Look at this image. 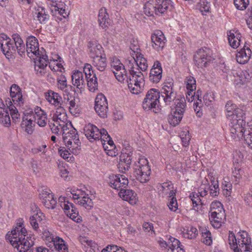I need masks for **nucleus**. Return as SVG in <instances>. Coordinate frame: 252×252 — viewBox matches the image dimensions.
Segmentation results:
<instances>
[{"label":"nucleus","instance_id":"c756f323","mask_svg":"<svg viewBox=\"0 0 252 252\" xmlns=\"http://www.w3.org/2000/svg\"><path fill=\"white\" fill-rule=\"evenodd\" d=\"M57 87L63 92L64 99L69 100V92L72 90V87L67 84L66 79L64 76L61 75L57 79Z\"/></svg>","mask_w":252,"mask_h":252},{"label":"nucleus","instance_id":"49530a36","mask_svg":"<svg viewBox=\"0 0 252 252\" xmlns=\"http://www.w3.org/2000/svg\"><path fill=\"white\" fill-rule=\"evenodd\" d=\"M247 127L245 129V133L243 137L245 143L250 148H252V121L248 122Z\"/></svg>","mask_w":252,"mask_h":252},{"label":"nucleus","instance_id":"a18cd8bd","mask_svg":"<svg viewBox=\"0 0 252 252\" xmlns=\"http://www.w3.org/2000/svg\"><path fill=\"white\" fill-rule=\"evenodd\" d=\"M60 59L59 55H56V58H53V60H51V61H49V66L53 71L62 72V70H64Z\"/></svg>","mask_w":252,"mask_h":252},{"label":"nucleus","instance_id":"f704fd0d","mask_svg":"<svg viewBox=\"0 0 252 252\" xmlns=\"http://www.w3.org/2000/svg\"><path fill=\"white\" fill-rule=\"evenodd\" d=\"M119 195L124 200L128 202L131 204H135L137 200L136 193L130 189H121L119 192Z\"/></svg>","mask_w":252,"mask_h":252},{"label":"nucleus","instance_id":"a211bd4d","mask_svg":"<svg viewBox=\"0 0 252 252\" xmlns=\"http://www.w3.org/2000/svg\"><path fill=\"white\" fill-rule=\"evenodd\" d=\"M26 47L27 55L30 58L34 59V57H38L40 55L38 42L34 36L27 38Z\"/></svg>","mask_w":252,"mask_h":252},{"label":"nucleus","instance_id":"bb28decb","mask_svg":"<svg viewBox=\"0 0 252 252\" xmlns=\"http://www.w3.org/2000/svg\"><path fill=\"white\" fill-rule=\"evenodd\" d=\"M72 84L80 90H83L85 86L86 78L83 72L75 71L72 75Z\"/></svg>","mask_w":252,"mask_h":252},{"label":"nucleus","instance_id":"09e8293b","mask_svg":"<svg viewBox=\"0 0 252 252\" xmlns=\"http://www.w3.org/2000/svg\"><path fill=\"white\" fill-rule=\"evenodd\" d=\"M55 241L53 244L56 249L59 252H68V248L64 241L59 237H55Z\"/></svg>","mask_w":252,"mask_h":252},{"label":"nucleus","instance_id":"e433bc0d","mask_svg":"<svg viewBox=\"0 0 252 252\" xmlns=\"http://www.w3.org/2000/svg\"><path fill=\"white\" fill-rule=\"evenodd\" d=\"M35 9V11L33 14L34 19L40 24L46 23L49 19V15L47 13L45 9L41 6H38Z\"/></svg>","mask_w":252,"mask_h":252},{"label":"nucleus","instance_id":"79ce46f5","mask_svg":"<svg viewBox=\"0 0 252 252\" xmlns=\"http://www.w3.org/2000/svg\"><path fill=\"white\" fill-rule=\"evenodd\" d=\"M92 61V64L97 70L100 71H103L105 70L107 64L106 58L105 55L95 57L93 59Z\"/></svg>","mask_w":252,"mask_h":252},{"label":"nucleus","instance_id":"338daca9","mask_svg":"<svg viewBox=\"0 0 252 252\" xmlns=\"http://www.w3.org/2000/svg\"><path fill=\"white\" fill-rule=\"evenodd\" d=\"M9 110L10 112V115L12 118V119L16 122V121L19 119L20 114L18 112V111L16 107L13 104H11L9 106Z\"/></svg>","mask_w":252,"mask_h":252},{"label":"nucleus","instance_id":"58836bf2","mask_svg":"<svg viewBox=\"0 0 252 252\" xmlns=\"http://www.w3.org/2000/svg\"><path fill=\"white\" fill-rule=\"evenodd\" d=\"M227 35L229 45L232 48L236 49L240 45L241 35L239 32L231 31L227 32Z\"/></svg>","mask_w":252,"mask_h":252},{"label":"nucleus","instance_id":"603ef678","mask_svg":"<svg viewBox=\"0 0 252 252\" xmlns=\"http://www.w3.org/2000/svg\"><path fill=\"white\" fill-rule=\"evenodd\" d=\"M211 185L209 186V194L212 197L218 196L220 192L219 186L218 181L215 179L211 180Z\"/></svg>","mask_w":252,"mask_h":252},{"label":"nucleus","instance_id":"6ab92c4d","mask_svg":"<svg viewBox=\"0 0 252 252\" xmlns=\"http://www.w3.org/2000/svg\"><path fill=\"white\" fill-rule=\"evenodd\" d=\"M194 91H188L187 93L186 98L189 102H192L194 100H196V102L194 103V110L196 112L197 115L200 117L202 116V112H200L201 107V99L200 93L199 91H197L196 93L194 92Z\"/></svg>","mask_w":252,"mask_h":252},{"label":"nucleus","instance_id":"f3484780","mask_svg":"<svg viewBox=\"0 0 252 252\" xmlns=\"http://www.w3.org/2000/svg\"><path fill=\"white\" fill-rule=\"evenodd\" d=\"M34 118L33 111L30 110L25 111L21 126L28 134H31L33 132V127L34 126Z\"/></svg>","mask_w":252,"mask_h":252},{"label":"nucleus","instance_id":"9b49d317","mask_svg":"<svg viewBox=\"0 0 252 252\" xmlns=\"http://www.w3.org/2000/svg\"><path fill=\"white\" fill-rule=\"evenodd\" d=\"M215 60L212 51L207 48L203 47L198 50L194 56V61L198 67L206 66L211 61Z\"/></svg>","mask_w":252,"mask_h":252},{"label":"nucleus","instance_id":"5701e85b","mask_svg":"<svg viewBox=\"0 0 252 252\" xmlns=\"http://www.w3.org/2000/svg\"><path fill=\"white\" fill-rule=\"evenodd\" d=\"M225 110L226 117L228 120L234 117H237L238 116L242 117L243 114H245L244 111L241 108H237L236 105L231 101H228L226 103Z\"/></svg>","mask_w":252,"mask_h":252},{"label":"nucleus","instance_id":"774afa93","mask_svg":"<svg viewBox=\"0 0 252 252\" xmlns=\"http://www.w3.org/2000/svg\"><path fill=\"white\" fill-rule=\"evenodd\" d=\"M169 198L168 203L169 209L172 211L175 212L178 209V207L176 198L175 196H172Z\"/></svg>","mask_w":252,"mask_h":252},{"label":"nucleus","instance_id":"6e6d98bb","mask_svg":"<svg viewBox=\"0 0 252 252\" xmlns=\"http://www.w3.org/2000/svg\"><path fill=\"white\" fill-rule=\"evenodd\" d=\"M52 119L54 122V124L59 125L60 126L63 128V131L69 129L68 128H67V124H65V121L67 120V116H60L59 117L55 119L54 118H52Z\"/></svg>","mask_w":252,"mask_h":252},{"label":"nucleus","instance_id":"f8f14e48","mask_svg":"<svg viewBox=\"0 0 252 252\" xmlns=\"http://www.w3.org/2000/svg\"><path fill=\"white\" fill-rule=\"evenodd\" d=\"M61 207L67 217L76 222L82 221L81 217L79 216L78 211L73 203L66 200L64 197L59 198Z\"/></svg>","mask_w":252,"mask_h":252},{"label":"nucleus","instance_id":"4c0bfd02","mask_svg":"<svg viewBox=\"0 0 252 252\" xmlns=\"http://www.w3.org/2000/svg\"><path fill=\"white\" fill-rule=\"evenodd\" d=\"M13 39L14 49L11 50V53L17 50L18 54L21 56H23V55H25V44L23 40L18 34H14L13 35Z\"/></svg>","mask_w":252,"mask_h":252},{"label":"nucleus","instance_id":"6e6552de","mask_svg":"<svg viewBox=\"0 0 252 252\" xmlns=\"http://www.w3.org/2000/svg\"><path fill=\"white\" fill-rule=\"evenodd\" d=\"M245 114H243L242 117L237 116L229 119L230 123V131L232 138L234 139L242 138L246 128H247V125H246L245 121Z\"/></svg>","mask_w":252,"mask_h":252},{"label":"nucleus","instance_id":"423d86ee","mask_svg":"<svg viewBox=\"0 0 252 252\" xmlns=\"http://www.w3.org/2000/svg\"><path fill=\"white\" fill-rule=\"evenodd\" d=\"M147 158H141L134 166V174L137 180L142 183L149 181L151 170Z\"/></svg>","mask_w":252,"mask_h":252},{"label":"nucleus","instance_id":"bf43d9fd","mask_svg":"<svg viewBox=\"0 0 252 252\" xmlns=\"http://www.w3.org/2000/svg\"><path fill=\"white\" fill-rule=\"evenodd\" d=\"M233 75L236 78L235 81L237 84H243L246 81V78L245 76L244 72L241 69L234 71Z\"/></svg>","mask_w":252,"mask_h":252},{"label":"nucleus","instance_id":"f257e3e1","mask_svg":"<svg viewBox=\"0 0 252 252\" xmlns=\"http://www.w3.org/2000/svg\"><path fill=\"white\" fill-rule=\"evenodd\" d=\"M112 70L117 80L121 83H126L130 91L133 94H139L143 89L144 78L141 71H135L128 64L129 76L120 60L116 57L110 59Z\"/></svg>","mask_w":252,"mask_h":252},{"label":"nucleus","instance_id":"69168bd1","mask_svg":"<svg viewBox=\"0 0 252 252\" xmlns=\"http://www.w3.org/2000/svg\"><path fill=\"white\" fill-rule=\"evenodd\" d=\"M234 4L237 9L243 10L248 5L249 0H234Z\"/></svg>","mask_w":252,"mask_h":252},{"label":"nucleus","instance_id":"393cba45","mask_svg":"<svg viewBox=\"0 0 252 252\" xmlns=\"http://www.w3.org/2000/svg\"><path fill=\"white\" fill-rule=\"evenodd\" d=\"M33 117L34 123H36L41 127L45 126L47 122V116L45 111L39 107L36 106L34 110Z\"/></svg>","mask_w":252,"mask_h":252},{"label":"nucleus","instance_id":"c03bdc74","mask_svg":"<svg viewBox=\"0 0 252 252\" xmlns=\"http://www.w3.org/2000/svg\"><path fill=\"white\" fill-rule=\"evenodd\" d=\"M169 249L172 252H185L183 247L180 242L177 239L170 236L169 238Z\"/></svg>","mask_w":252,"mask_h":252},{"label":"nucleus","instance_id":"a19ab883","mask_svg":"<svg viewBox=\"0 0 252 252\" xmlns=\"http://www.w3.org/2000/svg\"><path fill=\"white\" fill-rule=\"evenodd\" d=\"M74 136H78L77 130L71 127L69 130H65L63 131V140L66 147L72 144L73 143Z\"/></svg>","mask_w":252,"mask_h":252},{"label":"nucleus","instance_id":"cd10ccee","mask_svg":"<svg viewBox=\"0 0 252 252\" xmlns=\"http://www.w3.org/2000/svg\"><path fill=\"white\" fill-rule=\"evenodd\" d=\"M226 219L225 213H211L209 216V220L212 225L216 228H220Z\"/></svg>","mask_w":252,"mask_h":252},{"label":"nucleus","instance_id":"c9c22d12","mask_svg":"<svg viewBox=\"0 0 252 252\" xmlns=\"http://www.w3.org/2000/svg\"><path fill=\"white\" fill-rule=\"evenodd\" d=\"M158 14L167 13L172 10L173 6L171 0H155Z\"/></svg>","mask_w":252,"mask_h":252},{"label":"nucleus","instance_id":"20e7f679","mask_svg":"<svg viewBox=\"0 0 252 252\" xmlns=\"http://www.w3.org/2000/svg\"><path fill=\"white\" fill-rule=\"evenodd\" d=\"M160 96L165 105H171V107L176 106L177 101L185 100L184 97H177V92L174 88V80L172 78H168L164 82Z\"/></svg>","mask_w":252,"mask_h":252},{"label":"nucleus","instance_id":"f03ea898","mask_svg":"<svg viewBox=\"0 0 252 252\" xmlns=\"http://www.w3.org/2000/svg\"><path fill=\"white\" fill-rule=\"evenodd\" d=\"M23 225L22 220H19L16 226L11 230L9 234L6 235L7 239L12 246L19 252H33V250L31 248L33 245V242L31 239L25 238L27 232Z\"/></svg>","mask_w":252,"mask_h":252},{"label":"nucleus","instance_id":"864d4df0","mask_svg":"<svg viewBox=\"0 0 252 252\" xmlns=\"http://www.w3.org/2000/svg\"><path fill=\"white\" fill-rule=\"evenodd\" d=\"M200 231L202 234L203 242L207 245H211L212 243V239L210 231L205 227L201 228Z\"/></svg>","mask_w":252,"mask_h":252},{"label":"nucleus","instance_id":"ddd939ff","mask_svg":"<svg viewBox=\"0 0 252 252\" xmlns=\"http://www.w3.org/2000/svg\"><path fill=\"white\" fill-rule=\"evenodd\" d=\"M94 109L101 118H106L108 110V103L106 97L102 94L97 95L95 99Z\"/></svg>","mask_w":252,"mask_h":252},{"label":"nucleus","instance_id":"0e129e2a","mask_svg":"<svg viewBox=\"0 0 252 252\" xmlns=\"http://www.w3.org/2000/svg\"><path fill=\"white\" fill-rule=\"evenodd\" d=\"M131 162V161L130 157H127V158L124 159L123 161L122 159V157H121V162L119 164L120 170L122 172L127 171L130 167Z\"/></svg>","mask_w":252,"mask_h":252},{"label":"nucleus","instance_id":"de8ad7c7","mask_svg":"<svg viewBox=\"0 0 252 252\" xmlns=\"http://www.w3.org/2000/svg\"><path fill=\"white\" fill-rule=\"evenodd\" d=\"M73 143L67 147L70 152L75 155H78L81 150V142L79 136H74Z\"/></svg>","mask_w":252,"mask_h":252},{"label":"nucleus","instance_id":"2f4dec72","mask_svg":"<svg viewBox=\"0 0 252 252\" xmlns=\"http://www.w3.org/2000/svg\"><path fill=\"white\" fill-rule=\"evenodd\" d=\"M90 56L92 58L103 55V48L101 45L95 41H90L88 43Z\"/></svg>","mask_w":252,"mask_h":252},{"label":"nucleus","instance_id":"9d476101","mask_svg":"<svg viewBox=\"0 0 252 252\" xmlns=\"http://www.w3.org/2000/svg\"><path fill=\"white\" fill-rule=\"evenodd\" d=\"M177 102L176 106L171 107L168 118L170 125L174 126L178 125L182 120L186 107V100L182 99L181 101Z\"/></svg>","mask_w":252,"mask_h":252},{"label":"nucleus","instance_id":"473e14b6","mask_svg":"<svg viewBox=\"0 0 252 252\" xmlns=\"http://www.w3.org/2000/svg\"><path fill=\"white\" fill-rule=\"evenodd\" d=\"M129 64L130 67L133 68V69L136 71H140L139 68L143 71H145L148 67L147 60L145 58L140 56L137 57L136 61L133 59L131 61H129Z\"/></svg>","mask_w":252,"mask_h":252},{"label":"nucleus","instance_id":"e2e57ef3","mask_svg":"<svg viewBox=\"0 0 252 252\" xmlns=\"http://www.w3.org/2000/svg\"><path fill=\"white\" fill-rule=\"evenodd\" d=\"M99 131L101 135L99 136L98 140H101V143L103 145L104 150L106 151L107 149L108 148V147L107 146H105L106 144L105 142L109 140L111 138V137L108 135L107 131L105 129H102L100 130Z\"/></svg>","mask_w":252,"mask_h":252},{"label":"nucleus","instance_id":"ea45409f","mask_svg":"<svg viewBox=\"0 0 252 252\" xmlns=\"http://www.w3.org/2000/svg\"><path fill=\"white\" fill-rule=\"evenodd\" d=\"M98 21L100 26L103 29L108 28L110 24V20L105 8H101L99 11Z\"/></svg>","mask_w":252,"mask_h":252},{"label":"nucleus","instance_id":"7c9ffc66","mask_svg":"<svg viewBox=\"0 0 252 252\" xmlns=\"http://www.w3.org/2000/svg\"><path fill=\"white\" fill-rule=\"evenodd\" d=\"M251 55V50L246 45H244L236 54L237 62L240 64H245L249 61Z\"/></svg>","mask_w":252,"mask_h":252},{"label":"nucleus","instance_id":"3c124183","mask_svg":"<svg viewBox=\"0 0 252 252\" xmlns=\"http://www.w3.org/2000/svg\"><path fill=\"white\" fill-rule=\"evenodd\" d=\"M86 81L87 82V86L90 91L94 92L97 90L98 83L95 75L88 77L86 78Z\"/></svg>","mask_w":252,"mask_h":252},{"label":"nucleus","instance_id":"5fc2aeb1","mask_svg":"<svg viewBox=\"0 0 252 252\" xmlns=\"http://www.w3.org/2000/svg\"><path fill=\"white\" fill-rule=\"evenodd\" d=\"M185 84L188 91H195L196 89V80L192 76H187L185 80Z\"/></svg>","mask_w":252,"mask_h":252},{"label":"nucleus","instance_id":"2eb2a0df","mask_svg":"<svg viewBox=\"0 0 252 252\" xmlns=\"http://www.w3.org/2000/svg\"><path fill=\"white\" fill-rule=\"evenodd\" d=\"M151 42L152 47L157 51L160 52L165 46L166 39L160 30H156L151 35Z\"/></svg>","mask_w":252,"mask_h":252},{"label":"nucleus","instance_id":"37998d69","mask_svg":"<svg viewBox=\"0 0 252 252\" xmlns=\"http://www.w3.org/2000/svg\"><path fill=\"white\" fill-rule=\"evenodd\" d=\"M155 0H151L144 6V12L148 16H154L155 14L158 15Z\"/></svg>","mask_w":252,"mask_h":252},{"label":"nucleus","instance_id":"4d7b16f0","mask_svg":"<svg viewBox=\"0 0 252 252\" xmlns=\"http://www.w3.org/2000/svg\"><path fill=\"white\" fill-rule=\"evenodd\" d=\"M225 213L222 204L218 201H213L210 205V214L211 213Z\"/></svg>","mask_w":252,"mask_h":252},{"label":"nucleus","instance_id":"412c9836","mask_svg":"<svg viewBox=\"0 0 252 252\" xmlns=\"http://www.w3.org/2000/svg\"><path fill=\"white\" fill-rule=\"evenodd\" d=\"M100 130L92 124L86 125L84 127V132L87 138L91 142L99 139L101 135Z\"/></svg>","mask_w":252,"mask_h":252},{"label":"nucleus","instance_id":"13d9d810","mask_svg":"<svg viewBox=\"0 0 252 252\" xmlns=\"http://www.w3.org/2000/svg\"><path fill=\"white\" fill-rule=\"evenodd\" d=\"M0 122L4 125H9L10 124L8 108L0 111Z\"/></svg>","mask_w":252,"mask_h":252},{"label":"nucleus","instance_id":"052dcab7","mask_svg":"<svg viewBox=\"0 0 252 252\" xmlns=\"http://www.w3.org/2000/svg\"><path fill=\"white\" fill-rule=\"evenodd\" d=\"M200 196L198 193H192L189 195V198L192 201L193 208L195 210H197L198 206L201 205Z\"/></svg>","mask_w":252,"mask_h":252},{"label":"nucleus","instance_id":"680f3d73","mask_svg":"<svg viewBox=\"0 0 252 252\" xmlns=\"http://www.w3.org/2000/svg\"><path fill=\"white\" fill-rule=\"evenodd\" d=\"M200 196L198 193H192L189 195V198L192 201L193 208L195 210H197L198 206L201 205Z\"/></svg>","mask_w":252,"mask_h":252},{"label":"nucleus","instance_id":"1a4fd4ad","mask_svg":"<svg viewBox=\"0 0 252 252\" xmlns=\"http://www.w3.org/2000/svg\"><path fill=\"white\" fill-rule=\"evenodd\" d=\"M65 0H51V12L55 20L61 21L69 14V6L65 3Z\"/></svg>","mask_w":252,"mask_h":252},{"label":"nucleus","instance_id":"4468645a","mask_svg":"<svg viewBox=\"0 0 252 252\" xmlns=\"http://www.w3.org/2000/svg\"><path fill=\"white\" fill-rule=\"evenodd\" d=\"M108 183L111 188L120 191L126 187L128 181L124 175H111L109 176Z\"/></svg>","mask_w":252,"mask_h":252},{"label":"nucleus","instance_id":"72a5a7b5","mask_svg":"<svg viewBox=\"0 0 252 252\" xmlns=\"http://www.w3.org/2000/svg\"><path fill=\"white\" fill-rule=\"evenodd\" d=\"M46 100L51 105L56 106L61 105L62 97L57 93L49 90L44 94Z\"/></svg>","mask_w":252,"mask_h":252},{"label":"nucleus","instance_id":"a878e982","mask_svg":"<svg viewBox=\"0 0 252 252\" xmlns=\"http://www.w3.org/2000/svg\"><path fill=\"white\" fill-rule=\"evenodd\" d=\"M158 189L159 193L163 197L166 195H168L169 197L175 196L176 192V189H174L173 184L171 182H164L159 184L158 186Z\"/></svg>","mask_w":252,"mask_h":252},{"label":"nucleus","instance_id":"c85d7f7f","mask_svg":"<svg viewBox=\"0 0 252 252\" xmlns=\"http://www.w3.org/2000/svg\"><path fill=\"white\" fill-rule=\"evenodd\" d=\"M1 41L0 43V49H1L4 54L6 55L11 53V50H13L14 43L11 39L6 34H1Z\"/></svg>","mask_w":252,"mask_h":252},{"label":"nucleus","instance_id":"39448f33","mask_svg":"<svg viewBox=\"0 0 252 252\" xmlns=\"http://www.w3.org/2000/svg\"><path fill=\"white\" fill-rule=\"evenodd\" d=\"M66 194L69 195L71 194L75 202L87 210L91 209L94 206V203L90 198L89 195L85 191L73 187L68 188L66 190Z\"/></svg>","mask_w":252,"mask_h":252},{"label":"nucleus","instance_id":"8fccbe9b","mask_svg":"<svg viewBox=\"0 0 252 252\" xmlns=\"http://www.w3.org/2000/svg\"><path fill=\"white\" fill-rule=\"evenodd\" d=\"M184 237L188 239H194L198 235V231L195 227L192 226H187L183 231Z\"/></svg>","mask_w":252,"mask_h":252},{"label":"nucleus","instance_id":"7ed1b4c3","mask_svg":"<svg viewBox=\"0 0 252 252\" xmlns=\"http://www.w3.org/2000/svg\"><path fill=\"white\" fill-rule=\"evenodd\" d=\"M227 242L234 252H252L251 238L246 231H240L237 235L229 232Z\"/></svg>","mask_w":252,"mask_h":252},{"label":"nucleus","instance_id":"b1692460","mask_svg":"<svg viewBox=\"0 0 252 252\" xmlns=\"http://www.w3.org/2000/svg\"><path fill=\"white\" fill-rule=\"evenodd\" d=\"M10 96L13 102L17 106H20L24 103V99L20 88L16 84H13L10 91Z\"/></svg>","mask_w":252,"mask_h":252},{"label":"nucleus","instance_id":"dca6fc26","mask_svg":"<svg viewBox=\"0 0 252 252\" xmlns=\"http://www.w3.org/2000/svg\"><path fill=\"white\" fill-rule=\"evenodd\" d=\"M39 196L42 203L46 208L54 209L55 208L57 203V200L50 189H42Z\"/></svg>","mask_w":252,"mask_h":252},{"label":"nucleus","instance_id":"0eeeda50","mask_svg":"<svg viewBox=\"0 0 252 252\" xmlns=\"http://www.w3.org/2000/svg\"><path fill=\"white\" fill-rule=\"evenodd\" d=\"M160 92L156 89L149 90L144 98L142 107L145 111L157 113L159 110Z\"/></svg>","mask_w":252,"mask_h":252},{"label":"nucleus","instance_id":"aec40b11","mask_svg":"<svg viewBox=\"0 0 252 252\" xmlns=\"http://www.w3.org/2000/svg\"><path fill=\"white\" fill-rule=\"evenodd\" d=\"M162 69L160 63L156 61L150 70L149 79L154 83H158L162 78Z\"/></svg>","mask_w":252,"mask_h":252},{"label":"nucleus","instance_id":"4be33fe9","mask_svg":"<svg viewBox=\"0 0 252 252\" xmlns=\"http://www.w3.org/2000/svg\"><path fill=\"white\" fill-rule=\"evenodd\" d=\"M49 63L46 55H43L39 57V59L34 62V70L36 74L39 76L44 75L47 71V66Z\"/></svg>","mask_w":252,"mask_h":252}]
</instances>
